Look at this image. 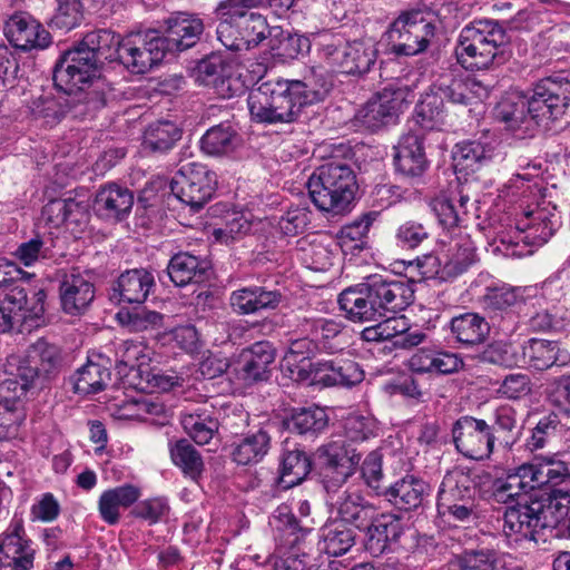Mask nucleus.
<instances>
[{"mask_svg":"<svg viewBox=\"0 0 570 570\" xmlns=\"http://www.w3.org/2000/svg\"><path fill=\"white\" fill-rule=\"evenodd\" d=\"M292 95L287 79L263 81L247 99L252 118L263 124H289L302 110Z\"/></svg>","mask_w":570,"mask_h":570,"instance_id":"nucleus-8","label":"nucleus"},{"mask_svg":"<svg viewBox=\"0 0 570 570\" xmlns=\"http://www.w3.org/2000/svg\"><path fill=\"white\" fill-rule=\"evenodd\" d=\"M370 522H373L375 527H377L379 531L382 532L390 544L397 542L404 531L401 518L396 514L377 513L375 510Z\"/></svg>","mask_w":570,"mask_h":570,"instance_id":"nucleus-63","label":"nucleus"},{"mask_svg":"<svg viewBox=\"0 0 570 570\" xmlns=\"http://www.w3.org/2000/svg\"><path fill=\"white\" fill-rule=\"evenodd\" d=\"M532 391L531 379L524 373H512L507 375L498 392L510 400H520L528 396Z\"/></svg>","mask_w":570,"mask_h":570,"instance_id":"nucleus-61","label":"nucleus"},{"mask_svg":"<svg viewBox=\"0 0 570 570\" xmlns=\"http://www.w3.org/2000/svg\"><path fill=\"white\" fill-rule=\"evenodd\" d=\"M315 469L327 494L336 493L355 473L361 454L345 441H331L314 452Z\"/></svg>","mask_w":570,"mask_h":570,"instance_id":"nucleus-9","label":"nucleus"},{"mask_svg":"<svg viewBox=\"0 0 570 570\" xmlns=\"http://www.w3.org/2000/svg\"><path fill=\"white\" fill-rule=\"evenodd\" d=\"M510 37L495 20H478L464 27L455 49L465 69L484 70L503 65L510 58Z\"/></svg>","mask_w":570,"mask_h":570,"instance_id":"nucleus-4","label":"nucleus"},{"mask_svg":"<svg viewBox=\"0 0 570 570\" xmlns=\"http://www.w3.org/2000/svg\"><path fill=\"white\" fill-rule=\"evenodd\" d=\"M171 460L181 469L185 475L197 480L204 472L205 465L200 453L186 439L178 440L170 450Z\"/></svg>","mask_w":570,"mask_h":570,"instance_id":"nucleus-47","label":"nucleus"},{"mask_svg":"<svg viewBox=\"0 0 570 570\" xmlns=\"http://www.w3.org/2000/svg\"><path fill=\"white\" fill-rule=\"evenodd\" d=\"M27 108L35 119H41L46 126H52L58 122L62 114L58 102L42 94L27 101Z\"/></svg>","mask_w":570,"mask_h":570,"instance_id":"nucleus-55","label":"nucleus"},{"mask_svg":"<svg viewBox=\"0 0 570 570\" xmlns=\"http://www.w3.org/2000/svg\"><path fill=\"white\" fill-rule=\"evenodd\" d=\"M275 356V348L269 342H256L240 352L236 362V371L246 383L267 381Z\"/></svg>","mask_w":570,"mask_h":570,"instance_id":"nucleus-23","label":"nucleus"},{"mask_svg":"<svg viewBox=\"0 0 570 570\" xmlns=\"http://www.w3.org/2000/svg\"><path fill=\"white\" fill-rule=\"evenodd\" d=\"M373 220L371 214H365L342 227L338 239L343 250L346 248L362 250L365 247V238Z\"/></svg>","mask_w":570,"mask_h":570,"instance_id":"nucleus-50","label":"nucleus"},{"mask_svg":"<svg viewBox=\"0 0 570 570\" xmlns=\"http://www.w3.org/2000/svg\"><path fill=\"white\" fill-rule=\"evenodd\" d=\"M453 443L458 452L468 459H489L494 449V433L482 419L470 415L459 417L452 425Z\"/></svg>","mask_w":570,"mask_h":570,"instance_id":"nucleus-13","label":"nucleus"},{"mask_svg":"<svg viewBox=\"0 0 570 570\" xmlns=\"http://www.w3.org/2000/svg\"><path fill=\"white\" fill-rule=\"evenodd\" d=\"M450 330L458 343L472 346L485 341L490 333V325L480 314L469 312L452 317Z\"/></svg>","mask_w":570,"mask_h":570,"instance_id":"nucleus-34","label":"nucleus"},{"mask_svg":"<svg viewBox=\"0 0 570 570\" xmlns=\"http://www.w3.org/2000/svg\"><path fill=\"white\" fill-rule=\"evenodd\" d=\"M322 550L332 557L347 553L356 542L355 531L336 520L322 528Z\"/></svg>","mask_w":570,"mask_h":570,"instance_id":"nucleus-41","label":"nucleus"},{"mask_svg":"<svg viewBox=\"0 0 570 570\" xmlns=\"http://www.w3.org/2000/svg\"><path fill=\"white\" fill-rule=\"evenodd\" d=\"M217 186L216 175L205 165H180L170 181L171 193L194 212L199 210L213 197Z\"/></svg>","mask_w":570,"mask_h":570,"instance_id":"nucleus-11","label":"nucleus"},{"mask_svg":"<svg viewBox=\"0 0 570 570\" xmlns=\"http://www.w3.org/2000/svg\"><path fill=\"white\" fill-rule=\"evenodd\" d=\"M438 513L449 523H473L479 518L476 484L463 470L448 472L440 484Z\"/></svg>","mask_w":570,"mask_h":570,"instance_id":"nucleus-7","label":"nucleus"},{"mask_svg":"<svg viewBox=\"0 0 570 570\" xmlns=\"http://www.w3.org/2000/svg\"><path fill=\"white\" fill-rule=\"evenodd\" d=\"M444 117L442 96H439L435 91L425 94L415 108V122L422 130L439 128L443 124Z\"/></svg>","mask_w":570,"mask_h":570,"instance_id":"nucleus-48","label":"nucleus"},{"mask_svg":"<svg viewBox=\"0 0 570 570\" xmlns=\"http://www.w3.org/2000/svg\"><path fill=\"white\" fill-rule=\"evenodd\" d=\"M491 144L468 140L455 145L453 150L454 168L458 173L472 174L487 166L493 157Z\"/></svg>","mask_w":570,"mask_h":570,"instance_id":"nucleus-33","label":"nucleus"},{"mask_svg":"<svg viewBox=\"0 0 570 570\" xmlns=\"http://www.w3.org/2000/svg\"><path fill=\"white\" fill-rule=\"evenodd\" d=\"M154 286L155 278L147 269H128L112 284L109 298L116 304H142Z\"/></svg>","mask_w":570,"mask_h":570,"instance_id":"nucleus-24","label":"nucleus"},{"mask_svg":"<svg viewBox=\"0 0 570 570\" xmlns=\"http://www.w3.org/2000/svg\"><path fill=\"white\" fill-rule=\"evenodd\" d=\"M341 358L320 360L307 362L298 366L297 380L307 381L309 385L321 387L337 386V372Z\"/></svg>","mask_w":570,"mask_h":570,"instance_id":"nucleus-44","label":"nucleus"},{"mask_svg":"<svg viewBox=\"0 0 570 570\" xmlns=\"http://www.w3.org/2000/svg\"><path fill=\"white\" fill-rule=\"evenodd\" d=\"M61 365L56 345L39 338L24 355L10 354L4 364L7 377L0 384V441L18 435L26 415L22 397L40 379H49Z\"/></svg>","mask_w":570,"mask_h":570,"instance_id":"nucleus-2","label":"nucleus"},{"mask_svg":"<svg viewBox=\"0 0 570 570\" xmlns=\"http://www.w3.org/2000/svg\"><path fill=\"white\" fill-rule=\"evenodd\" d=\"M134 195L115 183L108 184L96 194L92 209L97 216L108 222H121L129 215Z\"/></svg>","mask_w":570,"mask_h":570,"instance_id":"nucleus-28","label":"nucleus"},{"mask_svg":"<svg viewBox=\"0 0 570 570\" xmlns=\"http://www.w3.org/2000/svg\"><path fill=\"white\" fill-rule=\"evenodd\" d=\"M181 425L185 432L197 443L208 444L218 432L219 422L213 406H200L191 412L181 414Z\"/></svg>","mask_w":570,"mask_h":570,"instance_id":"nucleus-35","label":"nucleus"},{"mask_svg":"<svg viewBox=\"0 0 570 570\" xmlns=\"http://www.w3.org/2000/svg\"><path fill=\"white\" fill-rule=\"evenodd\" d=\"M311 48L309 39L297 33H283L275 48L276 56L283 59H295L299 55L308 52Z\"/></svg>","mask_w":570,"mask_h":570,"instance_id":"nucleus-62","label":"nucleus"},{"mask_svg":"<svg viewBox=\"0 0 570 570\" xmlns=\"http://www.w3.org/2000/svg\"><path fill=\"white\" fill-rule=\"evenodd\" d=\"M522 353L528 365L537 371H544L556 364L567 363L561 357V350L556 341L531 338L524 343Z\"/></svg>","mask_w":570,"mask_h":570,"instance_id":"nucleus-38","label":"nucleus"},{"mask_svg":"<svg viewBox=\"0 0 570 570\" xmlns=\"http://www.w3.org/2000/svg\"><path fill=\"white\" fill-rule=\"evenodd\" d=\"M431 494V487L424 480L407 474L383 490V497L400 511H413L423 505Z\"/></svg>","mask_w":570,"mask_h":570,"instance_id":"nucleus-26","label":"nucleus"},{"mask_svg":"<svg viewBox=\"0 0 570 570\" xmlns=\"http://www.w3.org/2000/svg\"><path fill=\"white\" fill-rule=\"evenodd\" d=\"M539 464L543 485L559 488V484L570 478V468L561 460L546 459Z\"/></svg>","mask_w":570,"mask_h":570,"instance_id":"nucleus-64","label":"nucleus"},{"mask_svg":"<svg viewBox=\"0 0 570 570\" xmlns=\"http://www.w3.org/2000/svg\"><path fill=\"white\" fill-rule=\"evenodd\" d=\"M535 111H532V99L513 92L503 97L494 108V116L509 129L532 132L540 127Z\"/></svg>","mask_w":570,"mask_h":570,"instance_id":"nucleus-22","label":"nucleus"},{"mask_svg":"<svg viewBox=\"0 0 570 570\" xmlns=\"http://www.w3.org/2000/svg\"><path fill=\"white\" fill-rule=\"evenodd\" d=\"M238 145L236 131L228 124H219L209 128L200 139L202 150L210 156H223L233 153Z\"/></svg>","mask_w":570,"mask_h":570,"instance_id":"nucleus-45","label":"nucleus"},{"mask_svg":"<svg viewBox=\"0 0 570 570\" xmlns=\"http://www.w3.org/2000/svg\"><path fill=\"white\" fill-rule=\"evenodd\" d=\"M523 297L518 288L510 286L489 287L484 295V304L492 311H507L522 302Z\"/></svg>","mask_w":570,"mask_h":570,"instance_id":"nucleus-57","label":"nucleus"},{"mask_svg":"<svg viewBox=\"0 0 570 570\" xmlns=\"http://www.w3.org/2000/svg\"><path fill=\"white\" fill-rule=\"evenodd\" d=\"M118 322L132 332H141L149 327L159 326L163 315L145 308L134 311H120L116 315Z\"/></svg>","mask_w":570,"mask_h":570,"instance_id":"nucleus-54","label":"nucleus"},{"mask_svg":"<svg viewBox=\"0 0 570 570\" xmlns=\"http://www.w3.org/2000/svg\"><path fill=\"white\" fill-rule=\"evenodd\" d=\"M532 111L540 126L561 119L570 106V81L561 77L543 78L534 85Z\"/></svg>","mask_w":570,"mask_h":570,"instance_id":"nucleus-14","label":"nucleus"},{"mask_svg":"<svg viewBox=\"0 0 570 570\" xmlns=\"http://www.w3.org/2000/svg\"><path fill=\"white\" fill-rule=\"evenodd\" d=\"M76 382H73V393L94 394L104 390L106 379H109V372L101 365L88 361L77 370Z\"/></svg>","mask_w":570,"mask_h":570,"instance_id":"nucleus-49","label":"nucleus"},{"mask_svg":"<svg viewBox=\"0 0 570 570\" xmlns=\"http://www.w3.org/2000/svg\"><path fill=\"white\" fill-rule=\"evenodd\" d=\"M439 96L452 104L468 106L473 99L470 92L469 85L461 78H455L452 75H444L439 79V83L434 90Z\"/></svg>","mask_w":570,"mask_h":570,"instance_id":"nucleus-52","label":"nucleus"},{"mask_svg":"<svg viewBox=\"0 0 570 570\" xmlns=\"http://www.w3.org/2000/svg\"><path fill=\"white\" fill-rule=\"evenodd\" d=\"M399 245L404 248H415L430 237L426 226L416 220L401 224L395 234Z\"/></svg>","mask_w":570,"mask_h":570,"instance_id":"nucleus-60","label":"nucleus"},{"mask_svg":"<svg viewBox=\"0 0 570 570\" xmlns=\"http://www.w3.org/2000/svg\"><path fill=\"white\" fill-rule=\"evenodd\" d=\"M404 101V90L384 88L356 112L355 120L358 126L375 132L396 124Z\"/></svg>","mask_w":570,"mask_h":570,"instance_id":"nucleus-16","label":"nucleus"},{"mask_svg":"<svg viewBox=\"0 0 570 570\" xmlns=\"http://www.w3.org/2000/svg\"><path fill=\"white\" fill-rule=\"evenodd\" d=\"M306 185L315 207L332 216L347 213L357 190L356 175L352 167L335 158L317 167Z\"/></svg>","mask_w":570,"mask_h":570,"instance_id":"nucleus-5","label":"nucleus"},{"mask_svg":"<svg viewBox=\"0 0 570 570\" xmlns=\"http://www.w3.org/2000/svg\"><path fill=\"white\" fill-rule=\"evenodd\" d=\"M459 567L461 570H499L500 553L493 549L465 550L459 557Z\"/></svg>","mask_w":570,"mask_h":570,"instance_id":"nucleus-51","label":"nucleus"},{"mask_svg":"<svg viewBox=\"0 0 570 570\" xmlns=\"http://www.w3.org/2000/svg\"><path fill=\"white\" fill-rule=\"evenodd\" d=\"M413 301L412 282L373 276L364 283L345 288L337 302L348 321L366 323L377 322L389 313L402 312Z\"/></svg>","mask_w":570,"mask_h":570,"instance_id":"nucleus-3","label":"nucleus"},{"mask_svg":"<svg viewBox=\"0 0 570 570\" xmlns=\"http://www.w3.org/2000/svg\"><path fill=\"white\" fill-rule=\"evenodd\" d=\"M490 429L494 433V443L498 441L503 448L511 449L518 442L521 431L515 410L511 406L498 407Z\"/></svg>","mask_w":570,"mask_h":570,"instance_id":"nucleus-46","label":"nucleus"},{"mask_svg":"<svg viewBox=\"0 0 570 570\" xmlns=\"http://www.w3.org/2000/svg\"><path fill=\"white\" fill-rule=\"evenodd\" d=\"M204 32L200 18L174 12L158 29L128 35L120 39L106 29L90 31L73 46V118L91 116L106 104L105 81L99 67L105 60H119L135 73H145L167 53L194 47Z\"/></svg>","mask_w":570,"mask_h":570,"instance_id":"nucleus-1","label":"nucleus"},{"mask_svg":"<svg viewBox=\"0 0 570 570\" xmlns=\"http://www.w3.org/2000/svg\"><path fill=\"white\" fill-rule=\"evenodd\" d=\"M195 81L214 88L223 97L233 96L240 89L237 86V79L233 78V66L216 55L208 56L198 62Z\"/></svg>","mask_w":570,"mask_h":570,"instance_id":"nucleus-27","label":"nucleus"},{"mask_svg":"<svg viewBox=\"0 0 570 570\" xmlns=\"http://www.w3.org/2000/svg\"><path fill=\"white\" fill-rule=\"evenodd\" d=\"M560 226L559 217L544 209L525 213L514 226V235H501L502 244L518 246L520 242L525 245L541 246L546 244Z\"/></svg>","mask_w":570,"mask_h":570,"instance_id":"nucleus-18","label":"nucleus"},{"mask_svg":"<svg viewBox=\"0 0 570 570\" xmlns=\"http://www.w3.org/2000/svg\"><path fill=\"white\" fill-rule=\"evenodd\" d=\"M429 206L439 225L444 230L453 233L463 226L465 217L474 204L469 195L460 191L458 197L446 194L438 195L430 200Z\"/></svg>","mask_w":570,"mask_h":570,"instance_id":"nucleus-29","label":"nucleus"},{"mask_svg":"<svg viewBox=\"0 0 570 570\" xmlns=\"http://www.w3.org/2000/svg\"><path fill=\"white\" fill-rule=\"evenodd\" d=\"M181 129L173 121H156L150 124L142 139V147L151 154H167L181 139Z\"/></svg>","mask_w":570,"mask_h":570,"instance_id":"nucleus-39","label":"nucleus"},{"mask_svg":"<svg viewBox=\"0 0 570 570\" xmlns=\"http://www.w3.org/2000/svg\"><path fill=\"white\" fill-rule=\"evenodd\" d=\"M36 558L33 541L23 520L13 518L0 533V570H31Z\"/></svg>","mask_w":570,"mask_h":570,"instance_id":"nucleus-15","label":"nucleus"},{"mask_svg":"<svg viewBox=\"0 0 570 570\" xmlns=\"http://www.w3.org/2000/svg\"><path fill=\"white\" fill-rule=\"evenodd\" d=\"M313 461L303 450L295 449L284 453L281 468V483L293 488L302 483L311 473Z\"/></svg>","mask_w":570,"mask_h":570,"instance_id":"nucleus-43","label":"nucleus"},{"mask_svg":"<svg viewBox=\"0 0 570 570\" xmlns=\"http://www.w3.org/2000/svg\"><path fill=\"white\" fill-rule=\"evenodd\" d=\"M273 429L272 424H266L235 442L232 451L233 461L240 465L261 462L271 450Z\"/></svg>","mask_w":570,"mask_h":570,"instance_id":"nucleus-31","label":"nucleus"},{"mask_svg":"<svg viewBox=\"0 0 570 570\" xmlns=\"http://www.w3.org/2000/svg\"><path fill=\"white\" fill-rule=\"evenodd\" d=\"M284 298L283 293L276 288L252 285L233 291L229 306L237 315H253L276 309Z\"/></svg>","mask_w":570,"mask_h":570,"instance_id":"nucleus-19","label":"nucleus"},{"mask_svg":"<svg viewBox=\"0 0 570 570\" xmlns=\"http://www.w3.org/2000/svg\"><path fill=\"white\" fill-rule=\"evenodd\" d=\"M43 291H38L30 299L23 287L13 285L0 299V332L17 330L18 332H31L41 326L45 314Z\"/></svg>","mask_w":570,"mask_h":570,"instance_id":"nucleus-10","label":"nucleus"},{"mask_svg":"<svg viewBox=\"0 0 570 570\" xmlns=\"http://www.w3.org/2000/svg\"><path fill=\"white\" fill-rule=\"evenodd\" d=\"M4 35L16 48L23 51L45 49L51 42L50 33L26 13L11 16L6 23Z\"/></svg>","mask_w":570,"mask_h":570,"instance_id":"nucleus-20","label":"nucleus"},{"mask_svg":"<svg viewBox=\"0 0 570 570\" xmlns=\"http://www.w3.org/2000/svg\"><path fill=\"white\" fill-rule=\"evenodd\" d=\"M560 420L557 414L550 413L539 420L532 429L531 436L527 440L525 446L531 452L543 449L557 436Z\"/></svg>","mask_w":570,"mask_h":570,"instance_id":"nucleus-53","label":"nucleus"},{"mask_svg":"<svg viewBox=\"0 0 570 570\" xmlns=\"http://www.w3.org/2000/svg\"><path fill=\"white\" fill-rule=\"evenodd\" d=\"M330 504L336 511L338 522L362 529L373 518L376 508L357 490L346 489L343 492L327 494Z\"/></svg>","mask_w":570,"mask_h":570,"instance_id":"nucleus-21","label":"nucleus"},{"mask_svg":"<svg viewBox=\"0 0 570 570\" xmlns=\"http://www.w3.org/2000/svg\"><path fill=\"white\" fill-rule=\"evenodd\" d=\"M311 210L304 206H292L279 219V228L285 235L303 233L311 223Z\"/></svg>","mask_w":570,"mask_h":570,"instance_id":"nucleus-59","label":"nucleus"},{"mask_svg":"<svg viewBox=\"0 0 570 570\" xmlns=\"http://www.w3.org/2000/svg\"><path fill=\"white\" fill-rule=\"evenodd\" d=\"M208 269L207 261L188 252H179L170 258L167 275L176 286L183 287L190 283L204 282Z\"/></svg>","mask_w":570,"mask_h":570,"instance_id":"nucleus-32","label":"nucleus"},{"mask_svg":"<svg viewBox=\"0 0 570 570\" xmlns=\"http://www.w3.org/2000/svg\"><path fill=\"white\" fill-rule=\"evenodd\" d=\"M287 81L301 110L305 106L323 101L333 86L327 76L316 69H312L302 79H287Z\"/></svg>","mask_w":570,"mask_h":570,"instance_id":"nucleus-30","label":"nucleus"},{"mask_svg":"<svg viewBox=\"0 0 570 570\" xmlns=\"http://www.w3.org/2000/svg\"><path fill=\"white\" fill-rule=\"evenodd\" d=\"M139 497V489L131 484H125L104 491L98 501V510L101 519L110 525L118 523L120 517L119 509L130 507Z\"/></svg>","mask_w":570,"mask_h":570,"instance_id":"nucleus-36","label":"nucleus"},{"mask_svg":"<svg viewBox=\"0 0 570 570\" xmlns=\"http://www.w3.org/2000/svg\"><path fill=\"white\" fill-rule=\"evenodd\" d=\"M389 51L396 57L424 53L438 40V26L431 13L421 10L402 12L385 32Z\"/></svg>","mask_w":570,"mask_h":570,"instance_id":"nucleus-6","label":"nucleus"},{"mask_svg":"<svg viewBox=\"0 0 570 570\" xmlns=\"http://www.w3.org/2000/svg\"><path fill=\"white\" fill-rule=\"evenodd\" d=\"M320 55L328 67L346 75L366 73L376 61L373 46L361 41L346 42L336 37L322 42Z\"/></svg>","mask_w":570,"mask_h":570,"instance_id":"nucleus-12","label":"nucleus"},{"mask_svg":"<svg viewBox=\"0 0 570 570\" xmlns=\"http://www.w3.org/2000/svg\"><path fill=\"white\" fill-rule=\"evenodd\" d=\"M328 416L320 406L293 409L283 420L284 428L291 433L316 434L325 430Z\"/></svg>","mask_w":570,"mask_h":570,"instance_id":"nucleus-37","label":"nucleus"},{"mask_svg":"<svg viewBox=\"0 0 570 570\" xmlns=\"http://www.w3.org/2000/svg\"><path fill=\"white\" fill-rule=\"evenodd\" d=\"M537 499L518 501L515 505L508 507L498 522H501V530L507 538H513L515 542L525 540L538 541L540 530L548 525L541 514V508Z\"/></svg>","mask_w":570,"mask_h":570,"instance_id":"nucleus-17","label":"nucleus"},{"mask_svg":"<svg viewBox=\"0 0 570 570\" xmlns=\"http://www.w3.org/2000/svg\"><path fill=\"white\" fill-rule=\"evenodd\" d=\"M236 28L239 29L243 39L247 42L248 49H250L265 39L268 27L262 14L250 13L245 18H238Z\"/></svg>","mask_w":570,"mask_h":570,"instance_id":"nucleus-56","label":"nucleus"},{"mask_svg":"<svg viewBox=\"0 0 570 570\" xmlns=\"http://www.w3.org/2000/svg\"><path fill=\"white\" fill-rule=\"evenodd\" d=\"M362 476L368 488L381 497L387 485L383 483L382 456L377 452H371L361 466Z\"/></svg>","mask_w":570,"mask_h":570,"instance_id":"nucleus-58","label":"nucleus"},{"mask_svg":"<svg viewBox=\"0 0 570 570\" xmlns=\"http://www.w3.org/2000/svg\"><path fill=\"white\" fill-rule=\"evenodd\" d=\"M535 499L542 505L541 514L550 529L557 527L570 514L569 488H549L540 498Z\"/></svg>","mask_w":570,"mask_h":570,"instance_id":"nucleus-40","label":"nucleus"},{"mask_svg":"<svg viewBox=\"0 0 570 570\" xmlns=\"http://www.w3.org/2000/svg\"><path fill=\"white\" fill-rule=\"evenodd\" d=\"M475 258V246L469 237L456 240L451 245L446 261L443 263V277L451 281L456 278L474 264Z\"/></svg>","mask_w":570,"mask_h":570,"instance_id":"nucleus-42","label":"nucleus"},{"mask_svg":"<svg viewBox=\"0 0 570 570\" xmlns=\"http://www.w3.org/2000/svg\"><path fill=\"white\" fill-rule=\"evenodd\" d=\"M394 166L406 178L421 177L429 167L425 156L423 136L417 131L403 135L394 147Z\"/></svg>","mask_w":570,"mask_h":570,"instance_id":"nucleus-25","label":"nucleus"}]
</instances>
